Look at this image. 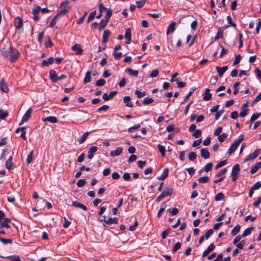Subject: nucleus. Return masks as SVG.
Returning <instances> with one entry per match:
<instances>
[{
    "mask_svg": "<svg viewBox=\"0 0 261 261\" xmlns=\"http://www.w3.org/2000/svg\"><path fill=\"white\" fill-rule=\"evenodd\" d=\"M72 49L75 51L76 54L79 55H82L83 53V50L79 44H75L72 46Z\"/></svg>",
    "mask_w": 261,
    "mask_h": 261,
    "instance_id": "obj_10",
    "label": "nucleus"
},
{
    "mask_svg": "<svg viewBox=\"0 0 261 261\" xmlns=\"http://www.w3.org/2000/svg\"><path fill=\"white\" fill-rule=\"evenodd\" d=\"M259 152V149H256L253 153H250L246 158H245L244 161L246 162L249 160L255 159L258 155Z\"/></svg>",
    "mask_w": 261,
    "mask_h": 261,
    "instance_id": "obj_6",
    "label": "nucleus"
},
{
    "mask_svg": "<svg viewBox=\"0 0 261 261\" xmlns=\"http://www.w3.org/2000/svg\"><path fill=\"white\" fill-rule=\"evenodd\" d=\"M72 205L75 207L81 208L84 211L87 210V207L84 204L81 203L76 201L72 202Z\"/></svg>",
    "mask_w": 261,
    "mask_h": 261,
    "instance_id": "obj_23",
    "label": "nucleus"
},
{
    "mask_svg": "<svg viewBox=\"0 0 261 261\" xmlns=\"http://www.w3.org/2000/svg\"><path fill=\"white\" fill-rule=\"evenodd\" d=\"M107 10V8H106L101 3H100L99 5H98V10H99V13L98 14H97V15L96 16V18L97 19H99L102 16V13L106 11Z\"/></svg>",
    "mask_w": 261,
    "mask_h": 261,
    "instance_id": "obj_12",
    "label": "nucleus"
},
{
    "mask_svg": "<svg viewBox=\"0 0 261 261\" xmlns=\"http://www.w3.org/2000/svg\"><path fill=\"white\" fill-rule=\"evenodd\" d=\"M96 14V11L94 10L91 12L88 17L87 19V22L89 23L90 21H91L95 17V15Z\"/></svg>",
    "mask_w": 261,
    "mask_h": 261,
    "instance_id": "obj_42",
    "label": "nucleus"
},
{
    "mask_svg": "<svg viewBox=\"0 0 261 261\" xmlns=\"http://www.w3.org/2000/svg\"><path fill=\"white\" fill-rule=\"evenodd\" d=\"M227 136L228 135L226 133H223L222 135L218 136V139L219 142H223Z\"/></svg>",
    "mask_w": 261,
    "mask_h": 261,
    "instance_id": "obj_48",
    "label": "nucleus"
},
{
    "mask_svg": "<svg viewBox=\"0 0 261 261\" xmlns=\"http://www.w3.org/2000/svg\"><path fill=\"white\" fill-rule=\"evenodd\" d=\"M86 183L85 179H81L77 182V186L78 187H83Z\"/></svg>",
    "mask_w": 261,
    "mask_h": 261,
    "instance_id": "obj_58",
    "label": "nucleus"
},
{
    "mask_svg": "<svg viewBox=\"0 0 261 261\" xmlns=\"http://www.w3.org/2000/svg\"><path fill=\"white\" fill-rule=\"evenodd\" d=\"M123 149L121 147H118L115 150L111 151L110 155L112 157L119 155L122 152Z\"/></svg>",
    "mask_w": 261,
    "mask_h": 261,
    "instance_id": "obj_15",
    "label": "nucleus"
},
{
    "mask_svg": "<svg viewBox=\"0 0 261 261\" xmlns=\"http://www.w3.org/2000/svg\"><path fill=\"white\" fill-rule=\"evenodd\" d=\"M125 71L129 75L134 76H137L139 73L138 70H134L130 68H126Z\"/></svg>",
    "mask_w": 261,
    "mask_h": 261,
    "instance_id": "obj_33",
    "label": "nucleus"
},
{
    "mask_svg": "<svg viewBox=\"0 0 261 261\" xmlns=\"http://www.w3.org/2000/svg\"><path fill=\"white\" fill-rule=\"evenodd\" d=\"M107 11V13H106V17H105V19H106L107 20H109L110 18L112 16V10L110 9H107V10H106Z\"/></svg>",
    "mask_w": 261,
    "mask_h": 261,
    "instance_id": "obj_56",
    "label": "nucleus"
},
{
    "mask_svg": "<svg viewBox=\"0 0 261 261\" xmlns=\"http://www.w3.org/2000/svg\"><path fill=\"white\" fill-rule=\"evenodd\" d=\"M176 23L174 22H172L169 26L167 31V35H168L170 33H173L175 30Z\"/></svg>",
    "mask_w": 261,
    "mask_h": 261,
    "instance_id": "obj_29",
    "label": "nucleus"
},
{
    "mask_svg": "<svg viewBox=\"0 0 261 261\" xmlns=\"http://www.w3.org/2000/svg\"><path fill=\"white\" fill-rule=\"evenodd\" d=\"M240 170V167L239 164H236L233 166L231 171L232 180L235 181L238 177Z\"/></svg>",
    "mask_w": 261,
    "mask_h": 261,
    "instance_id": "obj_3",
    "label": "nucleus"
},
{
    "mask_svg": "<svg viewBox=\"0 0 261 261\" xmlns=\"http://www.w3.org/2000/svg\"><path fill=\"white\" fill-rule=\"evenodd\" d=\"M11 222V220L9 218H4L2 220H0V228L6 227L7 228H10L9 223Z\"/></svg>",
    "mask_w": 261,
    "mask_h": 261,
    "instance_id": "obj_8",
    "label": "nucleus"
},
{
    "mask_svg": "<svg viewBox=\"0 0 261 261\" xmlns=\"http://www.w3.org/2000/svg\"><path fill=\"white\" fill-rule=\"evenodd\" d=\"M43 121H48L51 123H57L58 119L55 116H48L42 119Z\"/></svg>",
    "mask_w": 261,
    "mask_h": 261,
    "instance_id": "obj_30",
    "label": "nucleus"
},
{
    "mask_svg": "<svg viewBox=\"0 0 261 261\" xmlns=\"http://www.w3.org/2000/svg\"><path fill=\"white\" fill-rule=\"evenodd\" d=\"M91 72L88 71L86 72L85 79L84 80V82L85 84H87L91 81Z\"/></svg>",
    "mask_w": 261,
    "mask_h": 261,
    "instance_id": "obj_38",
    "label": "nucleus"
},
{
    "mask_svg": "<svg viewBox=\"0 0 261 261\" xmlns=\"http://www.w3.org/2000/svg\"><path fill=\"white\" fill-rule=\"evenodd\" d=\"M261 114L260 113H255L253 114L251 118H250V121L251 122H254L257 119H258L260 116Z\"/></svg>",
    "mask_w": 261,
    "mask_h": 261,
    "instance_id": "obj_51",
    "label": "nucleus"
},
{
    "mask_svg": "<svg viewBox=\"0 0 261 261\" xmlns=\"http://www.w3.org/2000/svg\"><path fill=\"white\" fill-rule=\"evenodd\" d=\"M33 154V151H32L28 155L27 159V162L28 163V164H30L32 162Z\"/></svg>",
    "mask_w": 261,
    "mask_h": 261,
    "instance_id": "obj_60",
    "label": "nucleus"
},
{
    "mask_svg": "<svg viewBox=\"0 0 261 261\" xmlns=\"http://www.w3.org/2000/svg\"><path fill=\"white\" fill-rule=\"evenodd\" d=\"M254 228L253 227H251L250 228H248L246 229L245 230L243 234H242V236L243 237H245L248 235H249L251 233V231L253 230Z\"/></svg>",
    "mask_w": 261,
    "mask_h": 261,
    "instance_id": "obj_39",
    "label": "nucleus"
},
{
    "mask_svg": "<svg viewBox=\"0 0 261 261\" xmlns=\"http://www.w3.org/2000/svg\"><path fill=\"white\" fill-rule=\"evenodd\" d=\"M54 60V59L53 57H50L48 58L47 60H43L42 62V65L43 66H48L53 63Z\"/></svg>",
    "mask_w": 261,
    "mask_h": 261,
    "instance_id": "obj_31",
    "label": "nucleus"
},
{
    "mask_svg": "<svg viewBox=\"0 0 261 261\" xmlns=\"http://www.w3.org/2000/svg\"><path fill=\"white\" fill-rule=\"evenodd\" d=\"M68 2L67 1L62 2L60 4V12L57 14H59V16H64L65 15L69 10V7L68 6Z\"/></svg>",
    "mask_w": 261,
    "mask_h": 261,
    "instance_id": "obj_2",
    "label": "nucleus"
},
{
    "mask_svg": "<svg viewBox=\"0 0 261 261\" xmlns=\"http://www.w3.org/2000/svg\"><path fill=\"white\" fill-rule=\"evenodd\" d=\"M89 132H86L83 135H82L81 137H80L77 139V141L80 144L83 143L87 139L88 136H89Z\"/></svg>",
    "mask_w": 261,
    "mask_h": 261,
    "instance_id": "obj_24",
    "label": "nucleus"
},
{
    "mask_svg": "<svg viewBox=\"0 0 261 261\" xmlns=\"http://www.w3.org/2000/svg\"><path fill=\"white\" fill-rule=\"evenodd\" d=\"M40 203H45L46 204L48 209H50L52 207V205L50 202H45V201L43 199H42V198H40L38 200V201H37V207H39L38 204Z\"/></svg>",
    "mask_w": 261,
    "mask_h": 261,
    "instance_id": "obj_37",
    "label": "nucleus"
},
{
    "mask_svg": "<svg viewBox=\"0 0 261 261\" xmlns=\"http://www.w3.org/2000/svg\"><path fill=\"white\" fill-rule=\"evenodd\" d=\"M59 16V14H56L54 17L53 18V19L51 20V21H50V24H49V27L50 28H53L54 27V26L56 24V22H57V18Z\"/></svg>",
    "mask_w": 261,
    "mask_h": 261,
    "instance_id": "obj_46",
    "label": "nucleus"
},
{
    "mask_svg": "<svg viewBox=\"0 0 261 261\" xmlns=\"http://www.w3.org/2000/svg\"><path fill=\"white\" fill-rule=\"evenodd\" d=\"M13 165L12 156H11L6 162V167L8 170H10L12 169Z\"/></svg>",
    "mask_w": 261,
    "mask_h": 261,
    "instance_id": "obj_34",
    "label": "nucleus"
},
{
    "mask_svg": "<svg viewBox=\"0 0 261 261\" xmlns=\"http://www.w3.org/2000/svg\"><path fill=\"white\" fill-rule=\"evenodd\" d=\"M111 32L109 30H106L104 31L102 35V41L103 43H106L108 41V38L110 36Z\"/></svg>",
    "mask_w": 261,
    "mask_h": 261,
    "instance_id": "obj_20",
    "label": "nucleus"
},
{
    "mask_svg": "<svg viewBox=\"0 0 261 261\" xmlns=\"http://www.w3.org/2000/svg\"><path fill=\"white\" fill-rule=\"evenodd\" d=\"M261 167V161L255 164V166L251 168L250 172L251 174L256 173L258 169Z\"/></svg>",
    "mask_w": 261,
    "mask_h": 261,
    "instance_id": "obj_36",
    "label": "nucleus"
},
{
    "mask_svg": "<svg viewBox=\"0 0 261 261\" xmlns=\"http://www.w3.org/2000/svg\"><path fill=\"white\" fill-rule=\"evenodd\" d=\"M240 226L238 224L231 231V233L232 236H235L239 233L240 230Z\"/></svg>",
    "mask_w": 261,
    "mask_h": 261,
    "instance_id": "obj_40",
    "label": "nucleus"
},
{
    "mask_svg": "<svg viewBox=\"0 0 261 261\" xmlns=\"http://www.w3.org/2000/svg\"><path fill=\"white\" fill-rule=\"evenodd\" d=\"M41 11L40 7L34 5V8L32 10V13L33 15H37L39 12Z\"/></svg>",
    "mask_w": 261,
    "mask_h": 261,
    "instance_id": "obj_47",
    "label": "nucleus"
},
{
    "mask_svg": "<svg viewBox=\"0 0 261 261\" xmlns=\"http://www.w3.org/2000/svg\"><path fill=\"white\" fill-rule=\"evenodd\" d=\"M117 92L116 91H112L109 94L105 93L102 95V98L105 100H108L111 98H112L113 96H114L117 94Z\"/></svg>",
    "mask_w": 261,
    "mask_h": 261,
    "instance_id": "obj_14",
    "label": "nucleus"
},
{
    "mask_svg": "<svg viewBox=\"0 0 261 261\" xmlns=\"http://www.w3.org/2000/svg\"><path fill=\"white\" fill-rule=\"evenodd\" d=\"M109 20L105 18H103L101 20L100 23L99 24L98 30L99 31L103 30L107 25Z\"/></svg>",
    "mask_w": 261,
    "mask_h": 261,
    "instance_id": "obj_19",
    "label": "nucleus"
},
{
    "mask_svg": "<svg viewBox=\"0 0 261 261\" xmlns=\"http://www.w3.org/2000/svg\"><path fill=\"white\" fill-rule=\"evenodd\" d=\"M124 37L127 40L126 43L129 44L131 40V30L130 28H127L126 30Z\"/></svg>",
    "mask_w": 261,
    "mask_h": 261,
    "instance_id": "obj_27",
    "label": "nucleus"
},
{
    "mask_svg": "<svg viewBox=\"0 0 261 261\" xmlns=\"http://www.w3.org/2000/svg\"><path fill=\"white\" fill-rule=\"evenodd\" d=\"M228 66H225L222 67L216 66V69L220 77H222L225 72L228 69Z\"/></svg>",
    "mask_w": 261,
    "mask_h": 261,
    "instance_id": "obj_11",
    "label": "nucleus"
},
{
    "mask_svg": "<svg viewBox=\"0 0 261 261\" xmlns=\"http://www.w3.org/2000/svg\"><path fill=\"white\" fill-rule=\"evenodd\" d=\"M198 180L200 183L204 184V183L208 182L210 180V178L208 176H203V177H199L198 179Z\"/></svg>",
    "mask_w": 261,
    "mask_h": 261,
    "instance_id": "obj_44",
    "label": "nucleus"
},
{
    "mask_svg": "<svg viewBox=\"0 0 261 261\" xmlns=\"http://www.w3.org/2000/svg\"><path fill=\"white\" fill-rule=\"evenodd\" d=\"M158 149L159 151L160 152L162 156H165V152H166L165 147L162 145L159 144V145H158Z\"/></svg>",
    "mask_w": 261,
    "mask_h": 261,
    "instance_id": "obj_41",
    "label": "nucleus"
},
{
    "mask_svg": "<svg viewBox=\"0 0 261 261\" xmlns=\"http://www.w3.org/2000/svg\"><path fill=\"white\" fill-rule=\"evenodd\" d=\"M153 101V99L152 98L146 97L143 101V103L144 105H147L151 103Z\"/></svg>",
    "mask_w": 261,
    "mask_h": 261,
    "instance_id": "obj_50",
    "label": "nucleus"
},
{
    "mask_svg": "<svg viewBox=\"0 0 261 261\" xmlns=\"http://www.w3.org/2000/svg\"><path fill=\"white\" fill-rule=\"evenodd\" d=\"M249 109H242V111L240 113L239 115L241 117H244L245 116L247 115V114L249 113Z\"/></svg>",
    "mask_w": 261,
    "mask_h": 261,
    "instance_id": "obj_49",
    "label": "nucleus"
},
{
    "mask_svg": "<svg viewBox=\"0 0 261 261\" xmlns=\"http://www.w3.org/2000/svg\"><path fill=\"white\" fill-rule=\"evenodd\" d=\"M245 244V241L244 240H242L239 243H238L236 245V247L239 249H242L244 247V246Z\"/></svg>",
    "mask_w": 261,
    "mask_h": 261,
    "instance_id": "obj_54",
    "label": "nucleus"
},
{
    "mask_svg": "<svg viewBox=\"0 0 261 261\" xmlns=\"http://www.w3.org/2000/svg\"><path fill=\"white\" fill-rule=\"evenodd\" d=\"M212 98V94L210 93V90L207 88L205 90V92L203 94V99L204 100H210Z\"/></svg>",
    "mask_w": 261,
    "mask_h": 261,
    "instance_id": "obj_22",
    "label": "nucleus"
},
{
    "mask_svg": "<svg viewBox=\"0 0 261 261\" xmlns=\"http://www.w3.org/2000/svg\"><path fill=\"white\" fill-rule=\"evenodd\" d=\"M197 155L195 152H191L189 154V159L191 161H194L196 158Z\"/></svg>",
    "mask_w": 261,
    "mask_h": 261,
    "instance_id": "obj_64",
    "label": "nucleus"
},
{
    "mask_svg": "<svg viewBox=\"0 0 261 261\" xmlns=\"http://www.w3.org/2000/svg\"><path fill=\"white\" fill-rule=\"evenodd\" d=\"M105 223L108 225H111L112 224H118V218L117 217L109 218L108 220H105Z\"/></svg>",
    "mask_w": 261,
    "mask_h": 261,
    "instance_id": "obj_26",
    "label": "nucleus"
},
{
    "mask_svg": "<svg viewBox=\"0 0 261 261\" xmlns=\"http://www.w3.org/2000/svg\"><path fill=\"white\" fill-rule=\"evenodd\" d=\"M0 88L2 91L5 93H7L9 91V88L3 79L0 82Z\"/></svg>",
    "mask_w": 261,
    "mask_h": 261,
    "instance_id": "obj_21",
    "label": "nucleus"
},
{
    "mask_svg": "<svg viewBox=\"0 0 261 261\" xmlns=\"http://www.w3.org/2000/svg\"><path fill=\"white\" fill-rule=\"evenodd\" d=\"M130 97L129 96H126L123 98V101L126 103V106L129 108L133 107V103L130 101Z\"/></svg>",
    "mask_w": 261,
    "mask_h": 261,
    "instance_id": "obj_28",
    "label": "nucleus"
},
{
    "mask_svg": "<svg viewBox=\"0 0 261 261\" xmlns=\"http://www.w3.org/2000/svg\"><path fill=\"white\" fill-rule=\"evenodd\" d=\"M213 232L214 230L213 229H208L203 236L206 239H208V238L213 233Z\"/></svg>",
    "mask_w": 261,
    "mask_h": 261,
    "instance_id": "obj_59",
    "label": "nucleus"
},
{
    "mask_svg": "<svg viewBox=\"0 0 261 261\" xmlns=\"http://www.w3.org/2000/svg\"><path fill=\"white\" fill-rule=\"evenodd\" d=\"M215 246L214 243L210 244L207 249L203 252L202 257L207 256L210 252H212L215 249Z\"/></svg>",
    "mask_w": 261,
    "mask_h": 261,
    "instance_id": "obj_16",
    "label": "nucleus"
},
{
    "mask_svg": "<svg viewBox=\"0 0 261 261\" xmlns=\"http://www.w3.org/2000/svg\"><path fill=\"white\" fill-rule=\"evenodd\" d=\"M223 31L224 29L222 28H220L218 29L217 33L215 37V40H218L222 38Z\"/></svg>",
    "mask_w": 261,
    "mask_h": 261,
    "instance_id": "obj_32",
    "label": "nucleus"
},
{
    "mask_svg": "<svg viewBox=\"0 0 261 261\" xmlns=\"http://www.w3.org/2000/svg\"><path fill=\"white\" fill-rule=\"evenodd\" d=\"M225 196L222 193H219L217 194L215 197V199L216 201H220L224 199Z\"/></svg>",
    "mask_w": 261,
    "mask_h": 261,
    "instance_id": "obj_45",
    "label": "nucleus"
},
{
    "mask_svg": "<svg viewBox=\"0 0 261 261\" xmlns=\"http://www.w3.org/2000/svg\"><path fill=\"white\" fill-rule=\"evenodd\" d=\"M2 56L6 58H8L11 62H15L19 56V51L14 48L9 46L6 48V47L2 48L1 50Z\"/></svg>",
    "mask_w": 261,
    "mask_h": 261,
    "instance_id": "obj_1",
    "label": "nucleus"
},
{
    "mask_svg": "<svg viewBox=\"0 0 261 261\" xmlns=\"http://www.w3.org/2000/svg\"><path fill=\"white\" fill-rule=\"evenodd\" d=\"M98 150V148L96 146H93L89 148L88 150V154L87 155V158L89 160H91L94 156V153L96 152Z\"/></svg>",
    "mask_w": 261,
    "mask_h": 261,
    "instance_id": "obj_7",
    "label": "nucleus"
},
{
    "mask_svg": "<svg viewBox=\"0 0 261 261\" xmlns=\"http://www.w3.org/2000/svg\"><path fill=\"white\" fill-rule=\"evenodd\" d=\"M135 93L136 95H137V97L139 98H142V97L144 96L145 95V94H146L145 92H141L139 90H136L135 92Z\"/></svg>",
    "mask_w": 261,
    "mask_h": 261,
    "instance_id": "obj_63",
    "label": "nucleus"
},
{
    "mask_svg": "<svg viewBox=\"0 0 261 261\" xmlns=\"http://www.w3.org/2000/svg\"><path fill=\"white\" fill-rule=\"evenodd\" d=\"M49 77L53 83H56L58 81V75L56 71L50 70L49 73Z\"/></svg>",
    "mask_w": 261,
    "mask_h": 261,
    "instance_id": "obj_9",
    "label": "nucleus"
},
{
    "mask_svg": "<svg viewBox=\"0 0 261 261\" xmlns=\"http://www.w3.org/2000/svg\"><path fill=\"white\" fill-rule=\"evenodd\" d=\"M169 169L168 168H165L161 176L157 177L159 180H164L168 176Z\"/></svg>",
    "mask_w": 261,
    "mask_h": 261,
    "instance_id": "obj_17",
    "label": "nucleus"
},
{
    "mask_svg": "<svg viewBox=\"0 0 261 261\" xmlns=\"http://www.w3.org/2000/svg\"><path fill=\"white\" fill-rule=\"evenodd\" d=\"M105 82L106 81L104 79H101L96 82L95 85L96 86H102L105 84Z\"/></svg>",
    "mask_w": 261,
    "mask_h": 261,
    "instance_id": "obj_62",
    "label": "nucleus"
},
{
    "mask_svg": "<svg viewBox=\"0 0 261 261\" xmlns=\"http://www.w3.org/2000/svg\"><path fill=\"white\" fill-rule=\"evenodd\" d=\"M196 90L195 87H192L190 89V91L189 92L187 95L185 97L184 101L181 102V104H184L187 100H188L189 97L191 96L192 94Z\"/></svg>",
    "mask_w": 261,
    "mask_h": 261,
    "instance_id": "obj_35",
    "label": "nucleus"
},
{
    "mask_svg": "<svg viewBox=\"0 0 261 261\" xmlns=\"http://www.w3.org/2000/svg\"><path fill=\"white\" fill-rule=\"evenodd\" d=\"M261 187V181H257L251 187L252 190H256L259 189Z\"/></svg>",
    "mask_w": 261,
    "mask_h": 261,
    "instance_id": "obj_55",
    "label": "nucleus"
},
{
    "mask_svg": "<svg viewBox=\"0 0 261 261\" xmlns=\"http://www.w3.org/2000/svg\"><path fill=\"white\" fill-rule=\"evenodd\" d=\"M213 167V164L212 163H207L204 167V170L205 172H208L210 171H211Z\"/></svg>",
    "mask_w": 261,
    "mask_h": 261,
    "instance_id": "obj_52",
    "label": "nucleus"
},
{
    "mask_svg": "<svg viewBox=\"0 0 261 261\" xmlns=\"http://www.w3.org/2000/svg\"><path fill=\"white\" fill-rule=\"evenodd\" d=\"M239 144L236 142H234L229 147L228 153L230 155L233 153L239 146Z\"/></svg>",
    "mask_w": 261,
    "mask_h": 261,
    "instance_id": "obj_25",
    "label": "nucleus"
},
{
    "mask_svg": "<svg viewBox=\"0 0 261 261\" xmlns=\"http://www.w3.org/2000/svg\"><path fill=\"white\" fill-rule=\"evenodd\" d=\"M23 24L22 19L20 17H17L15 19L14 25L17 29H20Z\"/></svg>",
    "mask_w": 261,
    "mask_h": 261,
    "instance_id": "obj_13",
    "label": "nucleus"
},
{
    "mask_svg": "<svg viewBox=\"0 0 261 261\" xmlns=\"http://www.w3.org/2000/svg\"><path fill=\"white\" fill-rule=\"evenodd\" d=\"M181 247V243L180 242L176 243L172 248V252H175Z\"/></svg>",
    "mask_w": 261,
    "mask_h": 261,
    "instance_id": "obj_53",
    "label": "nucleus"
},
{
    "mask_svg": "<svg viewBox=\"0 0 261 261\" xmlns=\"http://www.w3.org/2000/svg\"><path fill=\"white\" fill-rule=\"evenodd\" d=\"M173 191L172 186H169L165 188V190L162 192V194L166 197L168 196L171 195Z\"/></svg>",
    "mask_w": 261,
    "mask_h": 261,
    "instance_id": "obj_5",
    "label": "nucleus"
},
{
    "mask_svg": "<svg viewBox=\"0 0 261 261\" xmlns=\"http://www.w3.org/2000/svg\"><path fill=\"white\" fill-rule=\"evenodd\" d=\"M32 112V110L31 108L29 109L27 111L24 115L23 116L21 122L19 124V125H22L24 122L27 121L30 119Z\"/></svg>",
    "mask_w": 261,
    "mask_h": 261,
    "instance_id": "obj_4",
    "label": "nucleus"
},
{
    "mask_svg": "<svg viewBox=\"0 0 261 261\" xmlns=\"http://www.w3.org/2000/svg\"><path fill=\"white\" fill-rule=\"evenodd\" d=\"M8 258L11 261H20V257L18 255L9 256Z\"/></svg>",
    "mask_w": 261,
    "mask_h": 261,
    "instance_id": "obj_61",
    "label": "nucleus"
},
{
    "mask_svg": "<svg viewBox=\"0 0 261 261\" xmlns=\"http://www.w3.org/2000/svg\"><path fill=\"white\" fill-rule=\"evenodd\" d=\"M8 116L7 111H4L2 109H0V120L5 119Z\"/></svg>",
    "mask_w": 261,
    "mask_h": 261,
    "instance_id": "obj_43",
    "label": "nucleus"
},
{
    "mask_svg": "<svg viewBox=\"0 0 261 261\" xmlns=\"http://www.w3.org/2000/svg\"><path fill=\"white\" fill-rule=\"evenodd\" d=\"M200 154H201V156L205 159H207L209 158L210 156L208 149H207V148L201 149L200 150Z\"/></svg>",
    "mask_w": 261,
    "mask_h": 261,
    "instance_id": "obj_18",
    "label": "nucleus"
},
{
    "mask_svg": "<svg viewBox=\"0 0 261 261\" xmlns=\"http://www.w3.org/2000/svg\"><path fill=\"white\" fill-rule=\"evenodd\" d=\"M240 85L239 82H236L234 83L233 87L234 88V91L233 92V94L236 95L239 92V89H238V86Z\"/></svg>",
    "mask_w": 261,
    "mask_h": 261,
    "instance_id": "obj_57",
    "label": "nucleus"
}]
</instances>
